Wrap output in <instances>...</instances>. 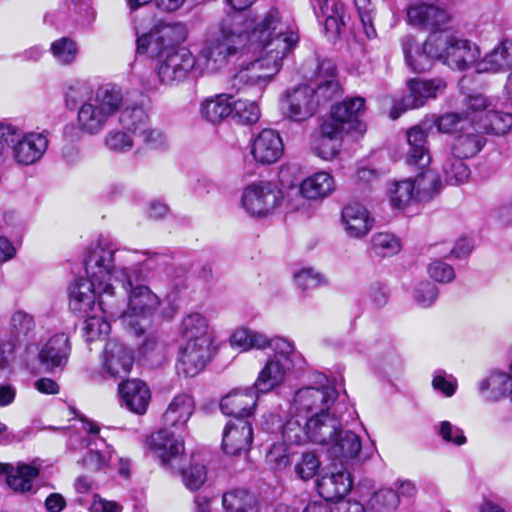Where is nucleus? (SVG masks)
I'll return each mask as SVG.
<instances>
[{
	"label": "nucleus",
	"instance_id": "obj_10",
	"mask_svg": "<svg viewBox=\"0 0 512 512\" xmlns=\"http://www.w3.org/2000/svg\"><path fill=\"white\" fill-rule=\"evenodd\" d=\"M9 137L13 158L18 164L31 165L42 158L48 148V137L45 132L25 133L20 128L10 124Z\"/></svg>",
	"mask_w": 512,
	"mask_h": 512
},
{
	"label": "nucleus",
	"instance_id": "obj_22",
	"mask_svg": "<svg viewBox=\"0 0 512 512\" xmlns=\"http://www.w3.org/2000/svg\"><path fill=\"white\" fill-rule=\"evenodd\" d=\"M364 99L355 97L345 100L333 106L331 110V119L326 123H333L340 127V131L355 130L359 133L365 131V125L359 120L364 112Z\"/></svg>",
	"mask_w": 512,
	"mask_h": 512
},
{
	"label": "nucleus",
	"instance_id": "obj_54",
	"mask_svg": "<svg viewBox=\"0 0 512 512\" xmlns=\"http://www.w3.org/2000/svg\"><path fill=\"white\" fill-rule=\"evenodd\" d=\"M232 113L243 123L252 124L258 121L260 117V109L255 102L248 100L232 101Z\"/></svg>",
	"mask_w": 512,
	"mask_h": 512
},
{
	"label": "nucleus",
	"instance_id": "obj_44",
	"mask_svg": "<svg viewBox=\"0 0 512 512\" xmlns=\"http://www.w3.org/2000/svg\"><path fill=\"white\" fill-rule=\"evenodd\" d=\"M478 127L486 133L503 135L512 129V115L510 113L489 109L484 116H481V122Z\"/></svg>",
	"mask_w": 512,
	"mask_h": 512
},
{
	"label": "nucleus",
	"instance_id": "obj_55",
	"mask_svg": "<svg viewBox=\"0 0 512 512\" xmlns=\"http://www.w3.org/2000/svg\"><path fill=\"white\" fill-rule=\"evenodd\" d=\"M435 123L440 132L457 134L471 124L465 116L462 117L459 113H445L438 117Z\"/></svg>",
	"mask_w": 512,
	"mask_h": 512
},
{
	"label": "nucleus",
	"instance_id": "obj_38",
	"mask_svg": "<svg viewBox=\"0 0 512 512\" xmlns=\"http://www.w3.org/2000/svg\"><path fill=\"white\" fill-rule=\"evenodd\" d=\"M222 504L226 512H260L257 497L245 489L226 492L222 497Z\"/></svg>",
	"mask_w": 512,
	"mask_h": 512
},
{
	"label": "nucleus",
	"instance_id": "obj_7",
	"mask_svg": "<svg viewBox=\"0 0 512 512\" xmlns=\"http://www.w3.org/2000/svg\"><path fill=\"white\" fill-rule=\"evenodd\" d=\"M325 383L319 387L308 386L299 389L294 396L292 411L296 417L307 418L314 414L331 411L338 397L334 385L324 378Z\"/></svg>",
	"mask_w": 512,
	"mask_h": 512
},
{
	"label": "nucleus",
	"instance_id": "obj_46",
	"mask_svg": "<svg viewBox=\"0 0 512 512\" xmlns=\"http://www.w3.org/2000/svg\"><path fill=\"white\" fill-rule=\"evenodd\" d=\"M399 504V496L392 489H381L372 494L366 505V512H393Z\"/></svg>",
	"mask_w": 512,
	"mask_h": 512
},
{
	"label": "nucleus",
	"instance_id": "obj_36",
	"mask_svg": "<svg viewBox=\"0 0 512 512\" xmlns=\"http://www.w3.org/2000/svg\"><path fill=\"white\" fill-rule=\"evenodd\" d=\"M232 101L233 97L227 94L207 97L200 103V115L210 123H220L232 114Z\"/></svg>",
	"mask_w": 512,
	"mask_h": 512
},
{
	"label": "nucleus",
	"instance_id": "obj_6",
	"mask_svg": "<svg viewBox=\"0 0 512 512\" xmlns=\"http://www.w3.org/2000/svg\"><path fill=\"white\" fill-rule=\"evenodd\" d=\"M122 90L112 84L100 86L93 97L78 108L77 124L81 132L96 135L100 133L123 105Z\"/></svg>",
	"mask_w": 512,
	"mask_h": 512
},
{
	"label": "nucleus",
	"instance_id": "obj_52",
	"mask_svg": "<svg viewBox=\"0 0 512 512\" xmlns=\"http://www.w3.org/2000/svg\"><path fill=\"white\" fill-rule=\"evenodd\" d=\"M34 327L35 323L31 315L24 311H16L9 321V329L12 335L8 339L14 340L16 343L19 336L27 335Z\"/></svg>",
	"mask_w": 512,
	"mask_h": 512
},
{
	"label": "nucleus",
	"instance_id": "obj_48",
	"mask_svg": "<svg viewBox=\"0 0 512 512\" xmlns=\"http://www.w3.org/2000/svg\"><path fill=\"white\" fill-rule=\"evenodd\" d=\"M412 200H416L415 185L412 179L393 183L390 188V201L394 208L402 209Z\"/></svg>",
	"mask_w": 512,
	"mask_h": 512
},
{
	"label": "nucleus",
	"instance_id": "obj_21",
	"mask_svg": "<svg viewBox=\"0 0 512 512\" xmlns=\"http://www.w3.org/2000/svg\"><path fill=\"white\" fill-rule=\"evenodd\" d=\"M82 429L86 431L90 438L88 440L87 446L89 447V452L85 455L79 463L86 469L88 472H97L104 470L111 459V449L102 438H96L94 441L95 449L91 447L93 437H96L99 433V427L97 424L83 419L81 421Z\"/></svg>",
	"mask_w": 512,
	"mask_h": 512
},
{
	"label": "nucleus",
	"instance_id": "obj_29",
	"mask_svg": "<svg viewBox=\"0 0 512 512\" xmlns=\"http://www.w3.org/2000/svg\"><path fill=\"white\" fill-rule=\"evenodd\" d=\"M329 444H331L329 448L330 456L339 460L341 465L355 459L362 448L361 439L355 432L342 431L341 428Z\"/></svg>",
	"mask_w": 512,
	"mask_h": 512
},
{
	"label": "nucleus",
	"instance_id": "obj_56",
	"mask_svg": "<svg viewBox=\"0 0 512 512\" xmlns=\"http://www.w3.org/2000/svg\"><path fill=\"white\" fill-rule=\"evenodd\" d=\"M282 437L287 444H304L308 442L306 423L302 425L297 418L289 419L282 427Z\"/></svg>",
	"mask_w": 512,
	"mask_h": 512
},
{
	"label": "nucleus",
	"instance_id": "obj_59",
	"mask_svg": "<svg viewBox=\"0 0 512 512\" xmlns=\"http://www.w3.org/2000/svg\"><path fill=\"white\" fill-rule=\"evenodd\" d=\"M436 430L443 441L447 443L462 446L467 442L463 430L449 421H441L436 426Z\"/></svg>",
	"mask_w": 512,
	"mask_h": 512
},
{
	"label": "nucleus",
	"instance_id": "obj_42",
	"mask_svg": "<svg viewBox=\"0 0 512 512\" xmlns=\"http://www.w3.org/2000/svg\"><path fill=\"white\" fill-rule=\"evenodd\" d=\"M415 185L416 201H429L439 194L442 183L438 174L432 170H425L412 180Z\"/></svg>",
	"mask_w": 512,
	"mask_h": 512
},
{
	"label": "nucleus",
	"instance_id": "obj_62",
	"mask_svg": "<svg viewBox=\"0 0 512 512\" xmlns=\"http://www.w3.org/2000/svg\"><path fill=\"white\" fill-rule=\"evenodd\" d=\"M183 482L190 490H198L206 481L207 471L202 464H192L182 473Z\"/></svg>",
	"mask_w": 512,
	"mask_h": 512
},
{
	"label": "nucleus",
	"instance_id": "obj_12",
	"mask_svg": "<svg viewBox=\"0 0 512 512\" xmlns=\"http://www.w3.org/2000/svg\"><path fill=\"white\" fill-rule=\"evenodd\" d=\"M433 1L423 0L410 4L406 14L408 24L430 31V34L449 31L447 27L452 20L451 14L446 9L434 5Z\"/></svg>",
	"mask_w": 512,
	"mask_h": 512
},
{
	"label": "nucleus",
	"instance_id": "obj_49",
	"mask_svg": "<svg viewBox=\"0 0 512 512\" xmlns=\"http://www.w3.org/2000/svg\"><path fill=\"white\" fill-rule=\"evenodd\" d=\"M463 109L466 119L471 123L477 118L478 123L481 122V116L490 109L491 103L486 96L480 93L469 94L463 100Z\"/></svg>",
	"mask_w": 512,
	"mask_h": 512
},
{
	"label": "nucleus",
	"instance_id": "obj_27",
	"mask_svg": "<svg viewBox=\"0 0 512 512\" xmlns=\"http://www.w3.org/2000/svg\"><path fill=\"white\" fill-rule=\"evenodd\" d=\"M292 369L293 365L287 360L269 358L254 383L255 390L262 394L273 390L285 381Z\"/></svg>",
	"mask_w": 512,
	"mask_h": 512
},
{
	"label": "nucleus",
	"instance_id": "obj_2",
	"mask_svg": "<svg viewBox=\"0 0 512 512\" xmlns=\"http://www.w3.org/2000/svg\"><path fill=\"white\" fill-rule=\"evenodd\" d=\"M145 257L139 251L117 249L114 244L99 241L89 248L85 260L87 280L77 281L70 289V309L80 315L88 316L95 309L98 297L99 310L108 317L116 318L121 313V299L113 280L125 278L123 283L131 284L132 276L128 270L134 271L135 278H147L135 270L136 266L145 263Z\"/></svg>",
	"mask_w": 512,
	"mask_h": 512
},
{
	"label": "nucleus",
	"instance_id": "obj_9",
	"mask_svg": "<svg viewBox=\"0 0 512 512\" xmlns=\"http://www.w3.org/2000/svg\"><path fill=\"white\" fill-rule=\"evenodd\" d=\"M281 201V190L268 181L248 185L241 197L245 211L255 217H265L272 214L280 206Z\"/></svg>",
	"mask_w": 512,
	"mask_h": 512
},
{
	"label": "nucleus",
	"instance_id": "obj_20",
	"mask_svg": "<svg viewBox=\"0 0 512 512\" xmlns=\"http://www.w3.org/2000/svg\"><path fill=\"white\" fill-rule=\"evenodd\" d=\"M258 393L254 386L233 389L221 399L220 409L223 414L235 419L248 420L255 411Z\"/></svg>",
	"mask_w": 512,
	"mask_h": 512
},
{
	"label": "nucleus",
	"instance_id": "obj_37",
	"mask_svg": "<svg viewBox=\"0 0 512 512\" xmlns=\"http://www.w3.org/2000/svg\"><path fill=\"white\" fill-rule=\"evenodd\" d=\"M341 132L340 127L334 126L333 123L322 124L320 136L315 143L319 157L324 160H332L338 155L341 147Z\"/></svg>",
	"mask_w": 512,
	"mask_h": 512
},
{
	"label": "nucleus",
	"instance_id": "obj_31",
	"mask_svg": "<svg viewBox=\"0 0 512 512\" xmlns=\"http://www.w3.org/2000/svg\"><path fill=\"white\" fill-rule=\"evenodd\" d=\"M511 372L492 370L478 382V391L487 401L495 402L510 395Z\"/></svg>",
	"mask_w": 512,
	"mask_h": 512
},
{
	"label": "nucleus",
	"instance_id": "obj_63",
	"mask_svg": "<svg viewBox=\"0 0 512 512\" xmlns=\"http://www.w3.org/2000/svg\"><path fill=\"white\" fill-rule=\"evenodd\" d=\"M296 285L303 291L318 287L323 282V276L313 268H302L294 274Z\"/></svg>",
	"mask_w": 512,
	"mask_h": 512
},
{
	"label": "nucleus",
	"instance_id": "obj_50",
	"mask_svg": "<svg viewBox=\"0 0 512 512\" xmlns=\"http://www.w3.org/2000/svg\"><path fill=\"white\" fill-rule=\"evenodd\" d=\"M105 147L116 153H125L134 146L133 135L124 129H111L104 137Z\"/></svg>",
	"mask_w": 512,
	"mask_h": 512
},
{
	"label": "nucleus",
	"instance_id": "obj_51",
	"mask_svg": "<svg viewBox=\"0 0 512 512\" xmlns=\"http://www.w3.org/2000/svg\"><path fill=\"white\" fill-rule=\"evenodd\" d=\"M103 315L93 314L86 316L83 330L87 341L92 342L109 334L111 329L107 319L109 317L105 314Z\"/></svg>",
	"mask_w": 512,
	"mask_h": 512
},
{
	"label": "nucleus",
	"instance_id": "obj_23",
	"mask_svg": "<svg viewBox=\"0 0 512 512\" xmlns=\"http://www.w3.org/2000/svg\"><path fill=\"white\" fill-rule=\"evenodd\" d=\"M253 441V428L247 419L230 420L223 432L222 447L227 454L247 452Z\"/></svg>",
	"mask_w": 512,
	"mask_h": 512
},
{
	"label": "nucleus",
	"instance_id": "obj_1",
	"mask_svg": "<svg viewBox=\"0 0 512 512\" xmlns=\"http://www.w3.org/2000/svg\"><path fill=\"white\" fill-rule=\"evenodd\" d=\"M299 41L298 28L280 10H268L247 17L224 20L218 31L204 41L198 60L214 73L232 60L251 57L231 79L237 91L247 86L263 88L280 71L283 59Z\"/></svg>",
	"mask_w": 512,
	"mask_h": 512
},
{
	"label": "nucleus",
	"instance_id": "obj_45",
	"mask_svg": "<svg viewBox=\"0 0 512 512\" xmlns=\"http://www.w3.org/2000/svg\"><path fill=\"white\" fill-rule=\"evenodd\" d=\"M371 249L380 257H391L402 249L401 240L391 232H377L371 237Z\"/></svg>",
	"mask_w": 512,
	"mask_h": 512
},
{
	"label": "nucleus",
	"instance_id": "obj_57",
	"mask_svg": "<svg viewBox=\"0 0 512 512\" xmlns=\"http://www.w3.org/2000/svg\"><path fill=\"white\" fill-rule=\"evenodd\" d=\"M93 97L90 87L80 81L71 83L65 93V103L69 109H74L80 103L82 104L88 98Z\"/></svg>",
	"mask_w": 512,
	"mask_h": 512
},
{
	"label": "nucleus",
	"instance_id": "obj_24",
	"mask_svg": "<svg viewBox=\"0 0 512 512\" xmlns=\"http://www.w3.org/2000/svg\"><path fill=\"white\" fill-rule=\"evenodd\" d=\"M306 419L308 442L319 445L329 444L341 427V416L336 411L314 414Z\"/></svg>",
	"mask_w": 512,
	"mask_h": 512
},
{
	"label": "nucleus",
	"instance_id": "obj_40",
	"mask_svg": "<svg viewBox=\"0 0 512 512\" xmlns=\"http://www.w3.org/2000/svg\"><path fill=\"white\" fill-rule=\"evenodd\" d=\"M39 467L19 463L14 466L7 478L8 486L16 492H28L33 488V481L39 475Z\"/></svg>",
	"mask_w": 512,
	"mask_h": 512
},
{
	"label": "nucleus",
	"instance_id": "obj_17",
	"mask_svg": "<svg viewBox=\"0 0 512 512\" xmlns=\"http://www.w3.org/2000/svg\"><path fill=\"white\" fill-rule=\"evenodd\" d=\"M145 446L164 466L172 467L184 453L183 439L165 427L149 435Z\"/></svg>",
	"mask_w": 512,
	"mask_h": 512
},
{
	"label": "nucleus",
	"instance_id": "obj_13",
	"mask_svg": "<svg viewBox=\"0 0 512 512\" xmlns=\"http://www.w3.org/2000/svg\"><path fill=\"white\" fill-rule=\"evenodd\" d=\"M70 351L69 337L65 333H57L40 347L34 344L27 347V365L31 370H35L34 365L29 363V358L36 356L46 370L62 368L68 362Z\"/></svg>",
	"mask_w": 512,
	"mask_h": 512
},
{
	"label": "nucleus",
	"instance_id": "obj_58",
	"mask_svg": "<svg viewBox=\"0 0 512 512\" xmlns=\"http://www.w3.org/2000/svg\"><path fill=\"white\" fill-rule=\"evenodd\" d=\"M268 346L274 350V355L271 358L281 362L287 360L294 366V359L297 353L291 341L282 337H276L269 340Z\"/></svg>",
	"mask_w": 512,
	"mask_h": 512
},
{
	"label": "nucleus",
	"instance_id": "obj_26",
	"mask_svg": "<svg viewBox=\"0 0 512 512\" xmlns=\"http://www.w3.org/2000/svg\"><path fill=\"white\" fill-rule=\"evenodd\" d=\"M194 410L195 402L192 396L185 393L174 396L163 414L165 428L184 430Z\"/></svg>",
	"mask_w": 512,
	"mask_h": 512
},
{
	"label": "nucleus",
	"instance_id": "obj_11",
	"mask_svg": "<svg viewBox=\"0 0 512 512\" xmlns=\"http://www.w3.org/2000/svg\"><path fill=\"white\" fill-rule=\"evenodd\" d=\"M408 95L391 110L392 119H397L402 111L422 107L428 100L437 98L445 92L447 82L440 77L431 79H411L407 82Z\"/></svg>",
	"mask_w": 512,
	"mask_h": 512
},
{
	"label": "nucleus",
	"instance_id": "obj_39",
	"mask_svg": "<svg viewBox=\"0 0 512 512\" xmlns=\"http://www.w3.org/2000/svg\"><path fill=\"white\" fill-rule=\"evenodd\" d=\"M479 71L498 72L512 65V39H505L485 55Z\"/></svg>",
	"mask_w": 512,
	"mask_h": 512
},
{
	"label": "nucleus",
	"instance_id": "obj_53",
	"mask_svg": "<svg viewBox=\"0 0 512 512\" xmlns=\"http://www.w3.org/2000/svg\"><path fill=\"white\" fill-rule=\"evenodd\" d=\"M317 85L320 91L328 92L329 97L338 90V82L335 80V67L330 61H323L318 66Z\"/></svg>",
	"mask_w": 512,
	"mask_h": 512
},
{
	"label": "nucleus",
	"instance_id": "obj_41",
	"mask_svg": "<svg viewBox=\"0 0 512 512\" xmlns=\"http://www.w3.org/2000/svg\"><path fill=\"white\" fill-rule=\"evenodd\" d=\"M464 159L449 152L444 155L442 172L448 184L460 185L469 179L471 172Z\"/></svg>",
	"mask_w": 512,
	"mask_h": 512
},
{
	"label": "nucleus",
	"instance_id": "obj_3",
	"mask_svg": "<svg viewBox=\"0 0 512 512\" xmlns=\"http://www.w3.org/2000/svg\"><path fill=\"white\" fill-rule=\"evenodd\" d=\"M401 45L407 65L419 73L429 70L436 60L452 70L465 71L481 58L477 43L451 30L431 33L421 45L414 36L406 35Z\"/></svg>",
	"mask_w": 512,
	"mask_h": 512
},
{
	"label": "nucleus",
	"instance_id": "obj_43",
	"mask_svg": "<svg viewBox=\"0 0 512 512\" xmlns=\"http://www.w3.org/2000/svg\"><path fill=\"white\" fill-rule=\"evenodd\" d=\"M268 343L269 339L266 335L244 327L236 329L230 337L231 346L242 351L264 349L268 347Z\"/></svg>",
	"mask_w": 512,
	"mask_h": 512
},
{
	"label": "nucleus",
	"instance_id": "obj_64",
	"mask_svg": "<svg viewBox=\"0 0 512 512\" xmlns=\"http://www.w3.org/2000/svg\"><path fill=\"white\" fill-rule=\"evenodd\" d=\"M429 276L439 283H449L455 278L454 268L440 260H434L427 266Z\"/></svg>",
	"mask_w": 512,
	"mask_h": 512
},
{
	"label": "nucleus",
	"instance_id": "obj_8",
	"mask_svg": "<svg viewBox=\"0 0 512 512\" xmlns=\"http://www.w3.org/2000/svg\"><path fill=\"white\" fill-rule=\"evenodd\" d=\"M119 122L122 129L140 138L151 149L161 148L166 143L163 133L152 127L150 116L142 106L126 107L120 114Z\"/></svg>",
	"mask_w": 512,
	"mask_h": 512
},
{
	"label": "nucleus",
	"instance_id": "obj_30",
	"mask_svg": "<svg viewBox=\"0 0 512 512\" xmlns=\"http://www.w3.org/2000/svg\"><path fill=\"white\" fill-rule=\"evenodd\" d=\"M319 494L326 501H334L345 496L352 487V481L346 469L341 468L322 476L317 483Z\"/></svg>",
	"mask_w": 512,
	"mask_h": 512
},
{
	"label": "nucleus",
	"instance_id": "obj_61",
	"mask_svg": "<svg viewBox=\"0 0 512 512\" xmlns=\"http://www.w3.org/2000/svg\"><path fill=\"white\" fill-rule=\"evenodd\" d=\"M353 2L366 36L369 39L376 37V30L373 26V8L371 0H353Z\"/></svg>",
	"mask_w": 512,
	"mask_h": 512
},
{
	"label": "nucleus",
	"instance_id": "obj_60",
	"mask_svg": "<svg viewBox=\"0 0 512 512\" xmlns=\"http://www.w3.org/2000/svg\"><path fill=\"white\" fill-rule=\"evenodd\" d=\"M438 297V288L429 281H420L414 288L413 298L422 307L431 306Z\"/></svg>",
	"mask_w": 512,
	"mask_h": 512
},
{
	"label": "nucleus",
	"instance_id": "obj_4",
	"mask_svg": "<svg viewBox=\"0 0 512 512\" xmlns=\"http://www.w3.org/2000/svg\"><path fill=\"white\" fill-rule=\"evenodd\" d=\"M187 37L186 26L182 23H160L147 34L137 39L138 52H148L158 59L156 67L159 81L167 86L184 81L193 70L196 59L187 50H178L176 46ZM203 68V64L199 62Z\"/></svg>",
	"mask_w": 512,
	"mask_h": 512
},
{
	"label": "nucleus",
	"instance_id": "obj_16",
	"mask_svg": "<svg viewBox=\"0 0 512 512\" xmlns=\"http://www.w3.org/2000/svg\"><path fill=\"white\" fill-rule=\"evenodd\" d=\"M134 363L133 351L117 340L106 343L102 354V375L113 379L125 378Z\"/></svg>",
	"mask_w": 512,
	"mask_h": 512
},
{
	"label": "nucleus",
	"instance_id": "obj_25",
	"mask_svg": "<svg viewBox=\"0 0 512 512\" xmlns=\"http://www.w3.org/2000/svg\"><path fill=\"white\" fill-rule=\"evenodd\" d=\"M341 220L345 232L352 238L366 236L374 226V218L368 209L358 202L344 206Z\"/></svg>",
	"mask_w": 512,
	"mask_h": 512
},
{
	"label": "nucleus",
	"instance_id": "obj_28",
	"mask_svg": "<svg viewBox=\"0 0 512 512\" xmlns=\"http://www.w3.org/2000/svg\"><path fill=\"white\" fill-rule=\"evenodd\" d=\"M119 393L127 409L142 415L150 402V390L147 385L137 379L128 380L119 385Z\"/></svg>",
	"mask_w": 512,
	"mask_h": 512
},
{
	"label": "nucleus",
	"instance_id": "obj_18",
	"mask_svg": "<svg viewBox=\"0 0 512 512\" xmlns=\"http://www.w3.org/2000/svg\"><path fill=\"white\" fill-rule=\"evenodd\" d=\"M317 17H324V31L330 40H337L347 30L350 17L345 5L337 0H311Z\"/></svg>",
	"mask_w": 512,
	"mask_h": 512
},
{
	"label": "nucleus",
	"instance_id": "obj_34",
	"mask_svg": "<svg viewBox=\"0 0 512 512\" xmlns=\"http://www.w3.org/2000/svg\"><path fill=\"white\" fill-rule=\"evenodd\" d=\"M336 189L334 177L327 172H316L300 184L302 196L309 200H319L330 196Z\"/></svg>",
	"mask_w": 512,
	"mask_h": 512
},
{
	"label": "nucleus",
	"instance_id": "obj_15",
	"mask_svg": "<svg viewBox=\"0 0 512 512\" xmlns=\"http://www.w3.org/2000/svg\"><path fill=\"white\" fill-rule=\"evenodd\" d=\"M212 345L205 341L184 342L179 348L177 373L186 378L197 376L212 358Z\"/></svg>",
	"mask_w": 512,
	"mask_h": 512
},
{
	"label": "nucleus",
	"instance_id": "obj_19",
	"mask_svg": "<svg viewBox=\"0 0 512 512\" xmlns=\"http://www.w3.org/2000/svg\"><path fill=\"white\" fill-rule=\"evenodd\" d=\"M284 152V144L279 132L266 128L261 130L251 142L253 159L263 165L277 162Z\"/></svg>",
	"mask_w": 512,
	"mask_h": 512
},
{
	"label": "nucleus",
	"instance_id": "obj_35",
	"mask_svg": "<svg viewBox=\"0 0 512 512\" xmlns=\"http://www.w3.org/2000/svg\"><path fill=\"white\" fill-rule=\"evenodd\" d=\"M407 142L409 144L408 164L421 169L427 167L431 162V156L426 146L427 133L419 126L412 127L407 131Z\"/></svg>",
	"mask_w": 512,
	"mask_h": 512
},
{
	"label": "nucleus",
	"instance_id": "obj_32",
	"mask_svg": "<svg viewBox=\"0 0 512 512\" xmlns=\"http://www.w3.org/2000/svg\"><path fill=\"white\" fill-rule=\"evenodd\" d=\"M485 145V138L473 123L456 135L449 153L462 158L478 154Z\"/></svg>",
	"mask_w": 512,
	"mask_h": 512
},
{
	"label": "nucleus",
	"instance_id": "obj_47",
	"mask_svg": "<svg viewBox=\"0 0 512 512\" xmlns=\"http://www.w3.org/2000/svg\"><path fill=\"white\" fill-rule=\"evenodd\" d=\"M50 52L57 63L70 65L77 57L78 47L73 39L61 37L51 43Z\"/></svg>",
	"mask_w": 512,
	"mask_h": 512
},
{
	"label": "nucleus",
	"instance_id": "obj_14",
	"mask_svg": "<svg viewBox=\"0 0 512 512\" xmlns=\"http://www.w3.org/2000/svg\"><path fill=\"white\" fill-rule=\"evenodd\" d=\"M316 92L309 85L287 89L281 97L280 107L285 118L301 122L312 117L317 109Z\"/></svg>",
	"mask_w": 512,
	"mask_h": 512
},
{
	"label": "nucleus",
	"instance_id": "obj_5",
	"mask_svg": "<svg viewBox=\"0 0 512 512\" xmlns=\"http://www.w3.org/2000/svg\"><path fill=\"white\" fill-rule=\"evenodd\" d=\"M140 253L146 258L145 263L137 265L135 270L141 274H143V270H146L147 278L142 276L139 278L132 277L131 284L123 283L125 278L122 275H119L120 279L113 280L114 285L118 284L127 292L128 297L127 309H124L123 300H121V313L116 318H122L137 335L145 332L146 328L150 325L151 317L161 304V300L156 293L147 285L139 284L140 282H151L156 278L157 259L148 256L146 253ZM128 274L134 276V271L128 270ZM118 296L122 299L119 292Z\"/></svg>",
	"mask_w": 512,
	"mask_h": 512
},
{
	"label": "nucleus",
	"instance_id": "obj_33",
	"mask_svg": "<svg viewBox=\"0 0 512 512\" xmlns=\"http://www.w3.org/2000/svg\"><path fill=\"white\" fill-rule=\"evenodd\" d=\"M181 335L185 342L213 344L214 335L210 329L207 318L199 312L186 315L181 323Z\"/></svg>",
	"mask_w": 512,
	"mask_h": 512
}]
</instances>
